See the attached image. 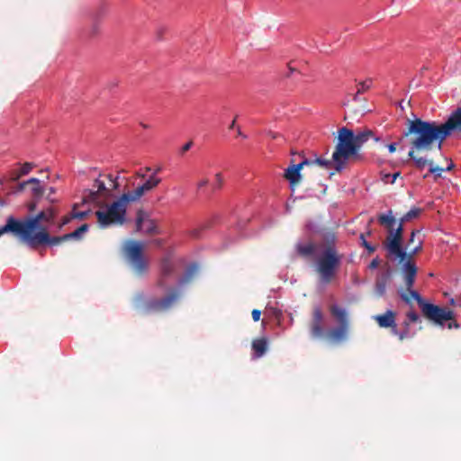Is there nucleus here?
<instances>
[{
  "label": "nucleus",
  "instance_id": "a878e982",
  "mask_svg": "<svg viewBox=\"0 0 461 461\" xmlns=\"http://www.w3.org/2000/svg\"><path fill=\"white\" fill-rule=\"evenodd\" d=\"M88 224L84 223L79 228H77L76 230L66 234V237L69 240H81L82 235L86 233L88 230Z\"/></svg>",
  "mask_w": 461,
  "mask_h": 461
},
{
  "label": "nucleus",
  "instance_id": "f704fd0d",
  "mask_svg": "<svg viewBox=\"0 0 461 461\" xmlns=\"http://www.w3.org/2000/svg\"><path fill=\"white\" fill-rule=\"evenodd\" d=\"M76 206L77 205H74V208H73V211L71 212L70 218L79 219V220H84L85 218H86V216L88 215V211H86V212H76Z\"/></svg>",
  "mask_w": 461,
  "mask_h": 461
},
{
  "label": "nucleus",
  "instance_id": "f3484780",
  "mask_svg": "<svg viewBox=\"0 0 461 461\" xmlns=\"http://www.w3.org/2000/svg\"><path fill=\"white\" fill-rule=\"evenodd\" d=\"M391 277V272L387 269L382 273L375 281V293L377 296H383L386 292V286Z\"/></svg>",
  "mask_w": 461,
  "mask_h": 461
},
{
  "label": "nucleus",
  "instance_id": "5fc2aeb1",
  "mask_svg": "<svg viewBox=\"0 0 461 461\" xmlns=\"http://www.w3.org/2000/svg\"><path fill=\"white\" fill-rule=\"evenodd\" d=\"M449 304L453 307H456V297L449 300Z\"/></svg>",
  "mask_w": 461,
  "mask_h": 461
},
{
  "label": "nucleus",
  "instance_id": "0e129e2a",
  "mask_svg": "<svg viewBox=\"0 0 461 461\" xmlns=\"http://www.w3.org/2000/svg\"><path fill=\"white\" fill-rule=\"evenodd\" d=\"M55 192L54 188L53 187H50V194H53Z\"/></svg>",
  "mask_w": 461,
  "mask_h": 461
},
{
  "label": "nucleus",
  "instance_id": "e433bc0d",
  "mask_svg": "<svg viewBox=\"0 0 461 461\" xmlns=\"http://www.w3.org/2000/svg\"><path fill=\"white\" fill-rule=\"evenodd\" d=\"M321 321H322V312L320 308L316 307L313 310L312 322H321Z\"/></svg>",
  "mask_w": 461,
  "mask_h": 461
},
{
  "label": "nucleus",
  "instance_id": "8fccbe9b",
  "mask_svg": "<svg viewBox=\"0 0 461 461\" xmlns=\"http://www.w3.org/2000/svg\"><path fill=\"white\" fill-rule=\"evenodd\" d=\"M399 177L402 178L400 172H395V173L392 174L391 184H393L395 182V180Z\"/></svg>",
  "mask_w": 461,
  "mask_h": 461
},
{
  "label": "nucleus",
  "instance_id": "2f4dec72",
  "mask_svg": "<svg viewBox=\"0 0 461 461\" xmlns=\"http://www.w3.org/2000/svg\"><path fill=\"white\" fill-rule=\"evenodd\" d=\"M312 334L315 338H320L323 336V329L321 327V322H312Z\"/></svg>",
  "mask_w": 461,
  "mask_h": 461
},
{
  "label": "nucleus",
  "instance_id": "1a4fd4ad",
  "mask_svg": "<svg viewBox=\"0 0 461 461\" xmlns=\"http://www.w3.org/2000/svg\"><path fill=\"white\" fill-rule=\"evenodd\" d=\"M144 246L138 240H127L123 245V255L133 272L142 276L149 271V260L143 253Z\"/></svg>",
  "mask_w": 461,
  "mask_h": 461
},
{
  "label": "nucleus",
  "instance_id": "412c9836",
  "mask_svg": "<svg viewBox=\"0 0 461 461\" xmlns=\"http://www.w3.org/2000/svg\"><path fill=\"white\" fill-rule=\"evenodd\" d=\"M330 312L339 322V326H348V315L344 309H342L337 305H332L330 307Z\"/></svg>",
  "mask_w": 461,
  "mask_h": 461
},
{
  "label": "nucleus",
  "instance_id": "864d4df0",
  "mask_svg": "<svg viewBox=\"0 0 461 461\" xmlns=\"http://www.w3.org/2000/svg\"><path fill=\"white\" fill-rule=\"evenodd\" d=\"M37 202L38 200H35L34 202L31 203L28 206L29 210L31 212L34 211L36 209V206H37Z\"/></svg>",
  "mask_w": 461,
  "mask_h": 461
},
{
  "label": "nucleus",
  "instance_id": "4d7b16f0",
  "mask_svg": "<svg viewBox=\"0 0 461 461\" xmlns=\"http://www.w3.org/2000/svg\"><path fill=\"white\" fill-rule=\"evenodd\" d=\"M288 175H289V172H288V167H287L284 170V174H283L284 178L288 180Z\"/></svg>",
  "mask_w": 461,
  "mask_h": 461
},
{
  "label": "nucleus",
  "instance_id": "39448f33",
  "mask_svg": "<svg viewBox=\"0 0 461 461\" xmlns=\"http://www.w3.org/2000/svg\"><path fill=\"white\" fill-rule=\"evenodd\" d=\"M371 138L375 141L380 140V138L375 137L374 131L369 129L354 133L347 127L340 128L338 131V142L333 151L336 171L340 172L350 158L357 156L362 146Z\"/></svg>",
  "mask_w": 461,
  "mask_h": 461
},
{
  "label": "nucleus",
  "instance_id": "680f3d73",
  "mask_svg": "<svg viewBox=\"0 0 461 461\" xmlns=\"http://www.w3.org/2000/svg\"><path fill=\"white\" fill-rule=\"evenodd\" d=\"M235 122H236V121H235V120H233V122H232L230 123V129H233V128H234V126H235Z\"/></svg>",
  "mask_w": 461,
  "mask_h": 461
},
{
  "label": "nucleus",
  "instance_id": "49530a36",
  "mask_svg": "<svg viewBox=\"0 0 461 461\" xmlns=\"http://www.w3.org/2000/svg\"><path fill=\"white\" fill-rule=\"evenodd\" d=\"M193 145V141H188L187 143H185L183 147H182V153H185L186 152L187 150L190 149V148L192 147Z\"/></svg>",
  "mask_w": 461,
  "mask_h": 461
},
{
  "label": "nucleus",
  "instance_id": "bf43d9fd",
  "mask_svg": "<svg viewBox=\"0 0 461 461\" xmlns=\"http://www.w3.org/2000/svg\"><path fill=\"white\" fill-rule=\"evenodd\" d=\"M238 135L239 136H241L242 138H247V136L245 134L242 133V131H240V129H238Z\"/></svg>",
  "mask_w": 461,
  "mask_h": 461
},
{
  "label": "nucleus",
  "instance_id": "69168bd1",
  "mask_svg": "<svg viewBox=\"0 0 461 461\" xmlns=\"http://www.w3.org/2000/svg\"><path fill=\"white\" fill-rule=\"evenodd\" d=\"M269 134L271 135V137H272L273 139H275V138L276 137V134H274V133H272V132H269Z\"/></svg>",
  "mask_w": 461,
  "mask_h": 461
},
{
  "label": "nucleus",
  "instance_id": "72a5a7b5",
  "mask_svg": "<svg viewBox=\"0 0 461 461\" xmlns=\"http://www.w3.org/2000/svg\"><path fill=\"white\" fill-rule=\"evenodd\" d=\"M68 240V238L66 237V234L63 235V236H59V237H50V240L47 241L46 244H50V245H59L60 244L61 242L63 241H67Z\"/></svg>",
  "mask_w": 461,
  "mask_h": 461
},
{
  "label": "nucleus",
  "instance_id": "5701e85b",
  "mask_svg": "<svg viewBox=\"0 0 461 461\" xmlns=\"http://www.w3.org/2000/svg\"><path fill=\"white\" fill-rule=\"evenodd\" d=\"M317 246L314 243L308 242L297 246V251L301 256L311 257L314 254Z\"/></svg>",
  "mask_w": 461,
  "mask_h": 461
},
{
  "label": "nucleus",
  "instance_id": "13d9d810",
  "mask_svg": "<svg viewBox=\"0 0 461 461\" xmlns=\"http://www.w3.org/2000/svg\"><path fill=\"white\" fill-rule=\"evenodd\" d=\"M289 71H290V77H292L293 74L295 73V72L298 73L297 70L295 68H292V67H290Z\"/></svg>",
  "mask_w": 461,
  "mask_h": 461
},
{
  "label": "nucleus",
  "instance_id": "b1692460",
  "mask_svg": "<svg viewBox=\"0 0 461 461\" xmlns=\"http://www.w3.org/2000/svg\"><path fill=\"white\" fill-rule=\"evenodd\" d=\"M378 221L381 225H384L388 230H392L395 223V219L393 216L392 211H389L388 214L379 215Z\"/></svg>",
  "mask_w": 461,
  "mask_h": 461
},
{
  "label": "nucleus",
  "instance_id": "473e14b6",
  "mask_svg": "<svg viewBox=\"0 0 461 461\" xmlns=\"http://www.w3.org/2000/svg\"><path fill=\"white\" fill-rule=\"evenodd\" d=\"M406 319L411 323L421 322V319L419 316V314L416 312L412 311V310H411L408 312H406Z\"/></svg>",
  "mask_w": 461,
  "mask_h": 461
},
{
  "label": "nucleus",
  "instance_id": "a211bd4d",
  "mask_svg": "<svg viewBox=\"0 0 461 461\" xmlns=\"http://www.w3.org/2000/svg\"><path fill=\"white\" fill-rule=\"evenodd\" d=\"M21 231H23V230L20 226V221L16 220L13 216H9L6 219L5 225L0 227V236L7 232H11L14 235L17 236V232Z\"/></svg>",
  "mask_w": 461,
  "mask_h": 461
},
{
  "label": "nucleus",
  "instance_id": "bb28decb",
  "mask_svg": "<svg viewBox=\"0 0 461 461\" xmlns=\"http://www.w3.org/2000/svg\"><path fill=\"white\" fill-rule=\"evenodd\" d=\"M421 212V210L420 208H417V207H414V208H411L408 212H406L402 218H401V221L402 222H406V221H409L412 219H415V218H418L420 216Z\"/></svg>",
  "mask_w": 461,
  "mask_h": 461
},
{
  "label": "nucleus",
  "instance_id": "6e6552de",
  "mask_svg": "<svg viewBox=\"0 0 461 461\" xmlns=\"http://www.w3.org/2000/svg\"><path fill=\"white\" fill-rule=\"evenodd\" d=\"M328 241L329 244L317 257L315 261L316 272L320 276L321 282L323 284H330L332 281L339 268L342 258L335 247L334 235H330V240L328 239Z\"/></svg>",
  "mask_w": 461,
  "mask_h": 461
},
{
  "label": "nucleus",
  "instance_id": "79ce46f5",
  "mask_svg": "<svg viewBox=\"0 0 461 461\" xmlns=\"http://www.w3.org/2000/svg\"><path fill=\"white\" fill-rule=\"evenodd\" d=\"M379 265H380V260H379V258H374V259L370 262V264H369L368 267H369L370 269H375V268H377Z\"/></svg>",
  "mask_w": 461,
  "mask_h": 461
},
{
  "label": "nucleus",
  "instance_id": "2eb2a0df",
  "mask_svg": "<svg viewBox=\"0 0 461 461\" xmlns=\"http://www.w3.org/2000/svg\"><path fill=\"white\" fill-rule=\"evenodd\" d=\"M55 217V212L52 208H48L47 210L41 211L34 217H30L25 221H22L24 223L28 224L29 229H41L40 223L41 221L50 222L53 221Z\"/></svg>",
  "mask_w": 461,
  "mask_h": 461
},
{
  "label": "nucleus",
  "instance_id": "6ab92c4d",
  "mask_svg": "<svg viewBox=\"0 0 461 461\" xmlns=\"http://www.w3.org/2000/svg\"><path fill=\"white\" fill-rule=\"evenodd\" d=\"M252 349L256 358L261 357L267 350V341L265 338L254 339Z\"/></svg>",
  "mask_w": 461,
  "mask_h": 461
},
{
  "label": "nucleus",
  "instance_id": "338daca9",
  "mask_svg": "<svg viewBox=\"0 0 461 461\" xmlns=\"http://www.w3.org/2000/svg\"><path fill=\"white\" fill-rule=\"evenodd\" d=\"M159 171H160V168L156 169V171H155V173L153 175L155 176V174H157Z\"/></svg>",
  "mask_w": 461,
  "mask_h": 461
},
{
  "label": "nucleus",
  "instance_id": "0eeeda50",
  "mask_svg": "<svg viewBox=\"0 0 461 461\" xmlns=\"http://www.w3.org/2000/svg\"><path fill=\"white\" fill-rule=\"evenodd\" d=\"M403 237V222L400 221V223L396 229L389 230V234L384 241V248L388 251L389 256H393L399 259L400 263H402V272L403 278H406L405 266L407 263H411L416 266L413 261V257L421 251L422 240H419L413 248L411 249L410 252L407 253L402 247Z\"/></svg>",
  "mask_w": 461,
  "mask_h": 461
},
{
  "label": "nucleus",
  "instance_id": "a18cd8bd",
  "mask_svg": "<svg viewBox=\"0 0 461 461\" xmlns=\"http://www.w3.org/2000/svg\"><path fill=\"white\" fill-rule=\"evenodd\" d=\"M447 328H448L449 330H451V329H458V328H459V324H458L456 321L452 320V321L447 324Z\"/></svg>",
  "mask_w": 461,
  "mask_h": 461
},
{
  "label": "nucleus",
  "instance_id": "c756f323",
  "mask_svg": "<svg viewBox=\"0 0 461 461\" xmlns=\"http://www.w3.org/2000/svg\"><path fill=\"white\" fill-rule=\"evenodd\" d=\"M32 193L34 200H40L44 194V189L41 186L40 180L38 179L37 184H32Z\"/></svg>",
  "mask_w": 461,
  "mask_h": 461
},
{
  "label": "nucleus",
  "instance_id": "dca6fc26",
  "mask_svg": "<svg viewBox=\"0 0 461 461\" xmlns=\"http://www.w3.org/2000/svg\"><path fill=\"white\" fill-rule=\"evenodd\" d=\"M413 162H414L415 167L418 169H423L426 166H429V172L433 174L436 178L440 177L442 175V172L445 171V169L443 167L435 166L434 161L432 159H427L423 157L415 158L413 160ZM453 167H454V165L451 164L450 166H448L446 168V170L449 171L453 168Z\"/></svg>",
  "mask_w": 461,
  "mask_h": 461
},
{
  "label": "nucleus",
  "instance_id": "f8f14e48",
  "mask_svg": "<svg viewBox=\"0 0 461 461\" xmlns=\"http://www.w3.org/2000/svg\"><path fill=\"white\" fill-rule=\"evenodd\" d=\"M439 127L445 139L453 132H461V107L455 110L444 123H439Z\"/></svg>",
  "mask_w": 461,
  "mask_h": 461
},
{
  "label": "nucleus",
  "instance_id": "20e7f679",
  "mask_svg": "<svg viewBox=\"0 0 461 461\" xmlns=\"http://www.w3.org/2000/svg\"><path fill=\"white\" fill-rule=\"evenodd\" d=\"M405 270V290L402 288L398 292L401 299L410 305L412 304V300H415L422 315L437 325L442 326L445 321L455 320V313L452 310L426 302L417 291L412 289L418 271L417 267L407 263Z\"/></svg>",
  "mask_w": 461,
  "mask_h": 461
},
{
  "label": "nucleus",
  "instance_id": "cd10ccee",
  "mask_svg": "<svg viewBox=\"0 0 461 461\" xmlns=\"http://www.w3.org/2000/svg\"><path fill=\"white\" fill-rule=\"evenodd\" d=\"M35 167L33 163L25 162L21 170L13 177L14 181H17L23 176H25L31 172V170Z\"/></svg>",
  "mask_w": 461,
  "mask_h": 461
},
{
  "label": "nucleus",
  "instance_id": "c03bdc74",
  "mask_svg": "<svg viewBox=\"0 0 461 461\" xmlns=\"http://www.w3.org/2000/svg\"><path fill=\"white\" fill-rule=\"evenodd\" d=\"M365 249H366L368 254H372L376 250L377 246H374L369 243L367 246L365 247Z\"/></svg>",
  "mask_w": 461,
  "mask_h": 461
},
{
  "label": "nucleus",
  "instance_id": "7c9ffc66",
  "mask_svg": "<svg viewBox=\"0 0 461 461\" xmlns=\"http://www.w3.org/2000/svg\"><path fill=\"white\" fill-rule=\"evenodd\" d=\"M371 83H372L371 79H366L365 81L359 82L357 91L356 95H354L353 99L355 101H357L358 95L365 93L371 87Z\"/></svg>",
  "mask_w": 461,
  "mask_h": 461
},
{
  "label": "nucleus",
  "instance_id": "f03ea898",
  "mask_svg": "<svg viewBox=\"0 0 461 461\" xmlns=\"http://www.w3.org/2000/svg\"><path fill=\"white\" fill-rule=\"evenodd\" d=\"M402 137L409 140L411 149L408 156L412 160L420 158V153L429 152L435 149L440 151L446 140L439 123L420 118L407 120V128Z\"/></svg>",
  "mask_w": 461,
  "mask_h": 461
},
{
  "label": "nucleus",
  "instance_id": "4c0bfd02",
  "mask_svg": "<svg viewBox=\"0 0 461 461\" xmlns=\"http://www.w3.org/2000/svg\"><path fill=\"white\" fill-rule=\"evenodd\" d=\"M37 183H38V178L32 177L27 181H23V182L20 183L19 190L22 191L25 188L26 185H31V184H37Z\"/></svg>",
  "mask_w": 461,
  "mask_h": 461
},
{
  "label": "nucleus",
  "instance_id": "423d86ee",
  "mask_svg": "<svg viewBox=\"0 0 461 461\" xmlns=\"http://www.w3.org/2000/svg\"><path fill=\"white\" fill-rule=\"evenodd\" d=\"M119 176H113L112 174H99L94 180L91 189H86L83 192L82 203H91L99 209L95 212L97 218L99 212H105L115 197L113 191L119 189Z\"/></svg>",
  "mask_w": 461,
  "mask_h": 461
},
{
  "label": "nucleus",
  "instance_id": "4be33fe9",
  "mask_svg": "<svg viewBox=\"0 0 461 461\" xmlns=\"http://www.w3.org/2000/svg\"><path fill=\"white\" fill-rule=\"evenodd\" d=\"M348 326H339L329 331L328 336L334 341H339L346 338Z\"/></svg>",
  "mask_w": 461,
  "mask_h": 461
},
{
  "label": "nucleus",
  "instance_id": "603ef678",
  "mask_svg": "<svg viewBox=\"0 0 461 461\" xmlns=\"http://www.w3.org/2000/svg\"><path fill=\"white\" fill-rule=\"evenodd\" d=\"M90 33H91V35H92V36H95V35H97V33H98V27H97V25H96V24H94V25L92 26V29H91V31H90Z\"/></svg>",
  "mask_w": 461,
  "mask_h": 461
},
{
  "label": "nucleus",
  "instance_id": "3c124183",
  "mask_svg": "<svg viewBox=\"0 0 461 461\" xmlns=\"http://www.w3.org/2000/svg\"><path fill=\"white\" fill-rule=\"evenodd\" d=\"M396 146H397V144H396V143H394V142H393V143H391V144H389V145H387V148H388L389 152H390V153H393V152H395V150H396Z\"/></svg>",
  "mask_w": 461,
  "mask_h": 461
},
{
  "label": "nucleus",
  "instance_id": "58836bf2",
  "mask_svg": "<svg viewBox=\"0 0 461 461\" xmlns=\"http://www.w3.org/2000/svg\"><path fill=\"white\" fill-rule=\"evenodd\" d=\"M420 231L419 230H413L411 233V237L408 240L407 247H411L412 244L415 243V237L417 234H419Z\"/></svg>",
  "mask_w": 461,
  "mask_h": 461
},
{
  "label": "nucleus",
  "instance_id": "ddd939ff",
  "mask_svg": "<svg viewBox=\"0 0 461 461\" xmlns=\"http://www.w3.org/2000/svg\"><path fill=\"white\" fill-rule=\"evenodd\" d=\"M136 229L138 231L142 230L145 234H158L159 230L155 220L150 219L146 213L140 211L136 217Z\"/></svg>",
  "mask_w": 461,
  "mask_h": 461
},
{
  "label": "nucleus",
  "instance_id": "37998d69",
  "mask_svg": "<svg viewBox=\"0 0 461 461\" xmlns=\"http://www.w3.org/2000/svg\"><path fill=\"white\" fill-rule=\"evenodd\" d=\"M208 183H209V180L207 178H203L197 183V188L201 189V188L206 186L208 185Z\"/></svg>",
  "mask_w": 461,
  "mask_h": 461
},
{
  "label": "nucleus",
  "instance_id": "c85d7f7f",
  "mask_svg": "<svg viewBox=\"0 0 461 461\" xmlns=\"http://www.w3.org/2000/svg\"><path fill=\"white\" fill-rule=\"evenodd\" d=\"M402 325H403V330L402 331L398 330V334H395L396 336H398V338L401 341L411 337V334H410L411 322L407 319H405L402 322Z\"/></svg>",
  "mask_w": 461,
  "mask_h": 461
},
{
  "label": "nucleus",
  "instance_id": "f257e3e1",
  "mask_svg": "<svg viewBox=\"0 0 461 461\" xmlns=\"http://www.w3.org/2000/svg\"><path fill=\"white\" fill-rule=\"evenodd\" d=\"M176 276V266L169 256L161 258L155 285L166 294L161 298H146L143 293L133 297L134 308L141 314L161 313L171 310L182 297L179 287H168L170 281Z\"/></svg>",
  "mask_w": 461,
  "mask_h": 461
},
{
  "label": "nucleus",
  "instance_id": "4468645a",
  "mask_svg": "<svg viewBox=\"0 0 461 461\" xmlns=\"http://www.w3.org/2000/svg\"><path fill=\"white\" fill-rule=\"evenodd\" d=\"M373 319L376 321L380 328L391 329L392 333L398 334L396 324V312L392 310H387L383 314L375 315Z\"/></svg>",
  "mask_w": 461,
  "mask_h": 461
},
{
  "label": "nucleus",
  "instance_id": "a19ab883",
  "mask_svg": "<svg viewBox=\"0 0 461 461\" xmlns=\"http://www.w3.org/2000/svg\"><path fill=\"white\" fill-rule=\"evenodd\" d=\"M251 316L254 321H258L260 320L261 312L259 310L254 309L251 312Z\"/></svg>",
  "mask_w": 461,
  "mask_h": 461
},
{
  "label": "nucleus",
  "instance_id": "774afa93",
  "mask_svg": "<svg viewBox=\"0 0 461 461\" xmlns=\"http://www.w3.org/2000/svg\"><path fill=\"white\" fill-rule=\"evenodd\" d=\"M366 235H367V236H370V235H371V230H368V231L366 232Z\"/></svg>",
  "mask_w": 461,
  "mask_h": 461
},
{
  "label": "nucleus",
  "instance_id": "052dcab7",
  "mask_svg": "<svg viewBox=\"0 0 461 461\" xmlns=\"http://www.w3.org/2000/svg\"><path fill=\"white\" fill-rule=\"evenodd\" d=\"M69 220H70V218H69V217H66V218L64 219V221H63V224H67V223H68Z\"/></svg>",
  "mask_w": 461,
  "mask_h": 461
},
{
  "label": "nucleus",
  "instance_id": "9d476101",
  "mask_svg": "<svg viewBox=\"0 0 461 461\" xmlns=\"http://www.w3.org/2000/svg\"><path fill=\"white\" fill-rule=\"evenodd\" d=\"M20 226L23 231L17 232V236L32 249H36L41 244H46L50 240V234L45 229H41L38 232L33 233L35 229H29L27 223L20 221Z\"/></svg>",
  "mask_w": 461,
  "mask_h": 461
},
{
  "label": "nucleus",
  "instance_id": "aec40b11",
  "mask_svg": "<svg viewBox=\"0 0 461 461\" xmlns=\"http://www.w3.org/2000/svg\"><path fill=\"white\" fill-rule=\"evenodd\" d=\"M198 271V267L195 264L189 266L185 275L178 280V286L180 289L185 285L190 283Z\"/></svg>",
  "mask_w": 461,
  "mask_h": 461
},
{
  "label": "nucleus",
  "instance_id": "09e8293b",
  "mask_svg": "<svg viewBox=\"0 0 461 461\" xmlns=\"http://www.w3.org/2000/svg\"><path fill=\"white\" fill-rule=\"evenodd\" d=\"M152 243L157 247H162L164 245V240L162 239H155L152 240Z\"/></svg>",
  "mask_w": 461,
  "mask_h": 461
},
{
  "label": "nucleus",
  "instance_id": "e2e57ef3",
  "mask_svg": "<svg viewBox=\"0 0 461 461\" xmlns=\"http://www.w3.org/2000/svg\"><path fill=\"white\" fill-rule=\"evenodd\" d=\"M136 175H137V176L141 177V178H144V177H145V175L140 174V173H139V172H138Z\"/></svg>",
  "mask_w": 461,
  "mask_h": 461
},
{
  "label": "nucleus",
  "instance_id": "393cba45",
  "mask_svg": "<svg viewBox=\"0 0 461 461\" xmlns=\"http://www.w3.org/2000/svg\"><path fill=\"white\" fill-rule=\"evenodd\" d=\"M312 162V166L316 164L323 168L329 169L334 167L336 169V163L333 160V155L331 156V159H325L321 158H317L314 160H310Z\"/></svg>",
  "mask_w": 461,
  "mask_h": 461
},
{
  "label": "nucleus",
  "instance_id": "de8ad7c7",
  "mask_svg": "<svg viewBox=\"0 0 461 461\" xmlns=\"http://www.w3.org/2000/svg\"><path fill=\"white\" fill-rule=\"evenodd\" d=\"M359 239L361 241V246H363L364 248L369 244V242L366 241V235L364 233L360 234Z\"/></svg>",
  "mask_w": 461,
  "mask_h": 461
},
{
  "label": "nucleus",
  "instance_id": "9b49d317",
  "mask_svg": "<svg viewBox=\"0 0 461 461\" xmlns=\"http://www.w3.org/2000/svg\"><path fill=\"white\" fill-rule=\"evenodd\" d=\"M290 155H292L290 158V189H294L298 186L303 179L302 170L304 167H311L312 162L305 158H301V159L298 160L296 157L300 158L301 155L292 150H290Z\"/></svg>",
  "mask_w": 461,
  "mask_h": 461
},
{
  "label": "nucleus",
  "instance_id": "6e6d98bb",
  "mask_svg": "<svg viewBox=\"0 0 461 461\" xmlns=\"http://www.w3.org/2000/svg\"><path fill=\"white\" fill-rule=\"evenodd\" d=\"M456 307L461 308V295L456 296Z\"/></svg>",
  "mask_w": 461,
  "mask_h": 461
},
{
  "label": "nucleus",
  "instance_id": "c9c22d12",
  "mask_svg": "<svg viewBox=\"0 0 461 461\" xmlns=\"http://www.w3.org/2000/svg\"><path fill=\"white\" fill-rule=\"evenodd\" d=\"M215 188L216 189H221L223 185V182H224V179H223V176L221 172H218L215 174Z\"/></svg>",
  "mask_w": 461,
  "mask_h": 461
},
{
  "label": "nucleus",
  "instance_id": "7ed1b4c3",
  "mask_svg": "<svg viewBox=\"0 0 461 461\" xmlns=\"http://www.w3.org/2000/svg\"><path fill=\"white\" fill-rule=\"evenodd\" d=\"M161 179L151 175L141 185L131 192L123 193L117 197L105 212L97 213V224L100 228L105 229L112 226H122L126 221L128 205L131 203L139 201L146 193L156 188Z\"/></svg>",
  "mask_w": 461,
  "mask_h": 461
},
{
  "label": "nucleus",
  "instance_id": "ea45409f",
  "mask_svg": "<svg viewBox=\"0 0 461 461\" xmlns=\"http://www.w3.org/2000/svg\"><path fill=\"white\" fill-rule=\"evenodd\" d=\"M391 179H392V174L381 172V180L384 184H388V183L391 184Z\"/></svg>",
  "mask_w": 461,
  "mask_h": 461
}]
</instances>
